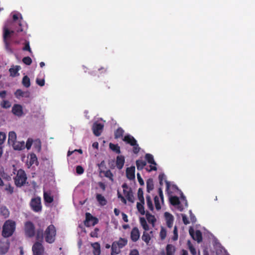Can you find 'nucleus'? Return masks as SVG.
<instances>
[{"instance_id": "nucleus-32", "label": "nucleus", "mask_w": 255, "mask_h": 255, "mask_svg": "<svg viewBox=\"0 0 255 255\" xmlns=\"http://www.w3.org/2000/svg\"><path fill=\"white\" fill-rule=\"evenodd\" d=\"M109 147L112 150H113L116 153H121L120 147V146H119L118 144H115L112 143H110L109 144Z\"/></svg>"}, {"instance_id": "nucleus-21", "label": "nucleus", "mask_w": 255, "mask_h": 255, "mask_svg": "<svg viewBox=\"0 0 255 255\" xmlns=\"http://www.w3.org/2000/svg\"><path fill=\"white\" fill-rule=\"evenodd\" d=\"M164 215H165V217L166 220L167 226L168 228H171L173 225V216L171 214H170L168 212H165L164 213Z\"/></svg>"}, {"instance_id": "nucleus-56", "label": "nucleus", "mask_w": 255, "mask_h": 255, "mask_svg": "<svg viewBox=\"0 0 255 255\" xmlns=\"http://www.w3.org/2000/svg\"><path fill=\"white\" fill-rule=\"evenodd\" d=\"M76 173L78 174H82L84 173V168L80 165H78L76 168Z\"/></svg>"}, {"instance_id": "nucleus-62", "label": "nucleus", "mask_w": 255, "mask_h": 255, "mask_svg": "<svg viewBox=\"0 0 255 255\" xmlns=\"http://www.w3.org/2000/svg\"><path fill=\"white\" fill-rule=\"evenodd\" d=\"M182 217L183 222L185 225H187L189 224V222L188 220V218H187L185 214H182Z\"/></svg>"}, {"instance_id": "nucleus-48", "label": "nucleus", "mask_w": 255, "mask_h": 255, "mask_svg": "<svg viewBox=\"0 0 255 255\" xmlns=\"http://www.w3.org/2000/svg\"><path fill=\"white\" fill-rule=\"evenodd\" d=\"M105 176L109 178L112 181H113V174L110 170H108L105 172Z\"/></svg>"}, {"instance_id": "nucleus-26", "label": "nucleus", "mask_w": 255, "mask_h": 255, "mask_svg": "<svg viewBox=\"0 0 255 255\" xmlns=\"http://www.w3.org/2000/svg\"><path fill=\"white\" fill-rule=\"evenodd\" d=\"M43 198L44 201L46 203H51L53 201V197L51 196L50 192H44Z\"/></svg>"}, {"instance_id": "nucleus-36", "label": "nucleus", "mask_w": 255, "mask_h": 255, "mask_svg": "<svg viewBox=\"0 0 255 255\" xmlns=\"http://www.w3.org/2000/svg\"><path fill=\"white\" fill-rule=\"evenodd\" d=\"M136 165L137 169L140 170L146 165V162L145 161L138 159L136 161Z\"/></svg>"}, {"instance_id": "nucleus-50", "label": "nucleus", "mask_w": 255, "mask_h": 255, "mask_svg": "<svg viewBox=\"0 0 255 255\" xmlns=\"http://www.w3.org/2000/svg\"><path fill=\"white\" fill-rule=\"evenodd\" d=\"M6 134L3 132H0V145L2 144L6 139Z\"/></svg>"}, {"instance_id": "nucleus-33", "label": "nucleus", "mask_w": 255, "mask_h": 255, "mask_svg": "<svg viewBox=\"0 0 255 255\" xmlns=\"http://www.w3.org/2000/svg\"><path fill=\"white\" fill-rule=\"evenodd\" d=\"M20 68L19 66H15V67L10 68L9 69L10 76L12 77H15L18 71L19 70Z\"/></svg>"}, {"instance_id": "nucleus-59", "label": "nucleus", "mask_w": 255, "mask_h": 255, "mask_svg": "<svg viewBox=\"0 0 255 255\" xmlns=\"http://www.w3.org/2000/svg\"><path fill=\"white\" fill-rule=\"evenodd\" d=\"M36 82L40 86H43L45 84V80L43 79H37Z\"/></svg>"}, {"instance_id": "nucleus-49", "label": "nucleus", "mask_w": 255, "mask_h": 255, "mask_svg": "<svg viewBox=\"0 0 255 255\" xmlns=\"http://www.w3.org/2000/svg\"><path fill=\"white\" fill-rule=\"evenodd\" d=\"M22 62L27 65H30L32 63V60L30 57H25L22 59Z\"/></svg>"}, {"instance_id": "nucleus-12", "label": "nucleus", "mask_w": 255, "mask_h": 255, "mask_svg": "<svg viewBox=\"0 0 255 255\" xmlns=\"http://www.w3.org/2000/svg\"><path fill=\"white\" fill-rule=\"evenodd\" d=\"M14 33V31H10L7 28H4L3 29V41L6 49H8L9 46V44L7 40V39L10 37V35Z\"/></svg>"}, {"instance_id": "nucleus-53", "label": "nucleus", "mask_w": 255, "mask_h": 255, "mask_svg": "<svg viewBox=\"0 0 255 255\" xmlns=\"http://www.w3.org/2000/svg\"><path fill=\"white\" fill-rule=\"evenodd\" d=\"M99 231V229L98 228H95L94 231L91 232L90 236L93 238H97L98 236Z\"/></svg>"}, {"instance_id": "nucleus-23", "label": "nucleus", "mask_w": 255, "mask_h": 255, "mask_svg": "<svg viewBox=\"0 0 255 255\" xmlns=\"http://www.w3.org/2000/svg\"><path fill=\"white\" fill-rule=\"evenodd\" d=\"M96 199L101 206H104L107 203V201L105 198L100 194H97Z\"/></svg>"}, {"instance_id": "nucleus-11", "label": "nucleus", "mask_w": 255, "mask_h": 255, "mask_svg": "<svg viewBox=\"0 0 255 255\" xmlns=\"http://www.w3.org/2000/svg\"><path fill=\"white\" fill-rule=\"evenodd\" d=\"M11 112L17 117H21L23 115L22 106L20 104H14L12 108Z\"/></svg>"}, {"instance_id": "nucleus-25", "label": "nucleus", "mask_w": 255, "mask_h": 255, "mask_svg": "<svg viewBox=\"0 0 255 255\" xmlns=\"http://www.w3.org/2000/svg\"><path fill=\"white\" fill-rule=\"evenodd\" d=\"M176 249L171 244H168L166 247V255H174Z\"/></svg>"}, {"instance_id": "nucleus-61", "label": "nucleus", "mask_w": 255, "mask_h": 255, "mask_svg": "<svg viewBox=\"0 0 255 255\" xmlns=\"http://www.w3.org/2000/svg\"><path fill=\"white\" fill-rule=\"evenodd\" d=\"M179 191H180V198H181V201L185 202V204L186 206H187V201L186 199L185 196L184 195L183 193H182V192L181 190H180Z\"/></svg>"}, {"instance_id": "nucleus-22", "label": "nucleus", "mask_w": 255, "mask_h": 255, "mask_svg": "<svg viewBox=\"0 0 255 255\" xmlns=\"http://www.w3.org/2000/svg\"><path fill=\"white\" fill-rule=\"evenodd\" d=\"M13 148L16 150H21L24 148L25 143L23 141H15L14 144L12 145Z\"/></svg>"}, {"instance_id": "nucleus-51", "label": "nucleus", "mask_w": 255, "mask_h": 255, "mask_svg": "<svg viewBox=\"0 0 255 255\" xmlns=\"http://www.w3.org/2000/svg\"><path fill=\"white\" fill-rule=\"evenodd\" d=\"M178 237V236L177 228L176 226H175L174 227V230H173V236L172 238V239L173 241H175L177 240Z\"/></svg>"}, {"instance_id": "nucleus-3", "label": "nucleus", "mask_w": 255, "mask_h": 255, "mask_svg": "<svg viewBox=\"0 0 255 255\" xmlns=\"http://www.w3.org/2000/svg\"><path fill=\"white\" fill-rule=\"evenodd\" d=\"M56 234V230L54 226L49 225L44 232L45 241L49 244L53 243L55 241Z\"/></svg>"}, {"instance_id": "nucleus-9", "label": "nucleus", "mask_w": 255, "mask_h": 255, "mask_svg": "<svg viewBox=\"0 0 255 255\" xmlns=\"http://www.w3.org/2000/svg\"><path fill=\"white\" fill-rule=\"evenodd\" d=\"M33 255H42L44 252V247L41 243L36 242L32 246Z\"/></svg>"}, {"instance_id": "nucleus-57", "label": "nucleus", "mask_w": 255, "mask_h": 255, "mask_svg": "<svg viewBox=\"0 0 255 255\" xmlns=\"http://www.w3.org/2000/svg\"><path fill=\"white\" fill-rule=\"evenodd\" d=\"M33 143V140L31 138H28L26 141L25 146L27 149H29Z\"/></svg>"}, {"instance_id": "nucleus-10", "label": "nucleus", "mask_w": 255, "mask_h": 255, "mask_svg": "<svg viewBox=\"0 0 255 255\" xmlns=\"http://www.w3.org/2000/svg\"><path fill=\"white\" fill-rule=\"evenodd\" d=\"M104 127V124L102 123H94L92 127V130L94 135L96 136H100L103 130Z\"/></svg>"}, {"instance_id": "nucleus-39", "label": "nucleus", "mask_w": 255, "mask_h": 255, "mask_svg": "<svg viewBox=\"0 0 255 255\" xmlns=\"http://www.w3.org/2000/svg\"><path fill=\"white\" fill-rule=\"evenodd\" d=\"M43 239V231L41 229L37 230L36 234V239L38 241L42 242Z\"/></svg>"}, {"instance_id": "nucleus-37", "label": "nucleus", "mask_w": 255, "mask_h": 255, "mask_svg": "<svg viewBox=\"0 0 255 255\" xmlns=\"http://www.w3.org/2000/svg\"><path fill=\"white\" fill-rule=\"evenodd\" d=\"M141 226L145 231H147L149 230V226L148 225L145 219L143 217L140 218L139 219Z\"/></svg>"}, {"instance_id": "nucleus-5", "label": "nucleus", "mask_w": 255, "mask_h": 255, "mask_svg": "<svg viewBox=\"0 0 255 255\" xmlns=\"http://www.w3.org/2000/svg\"><path fill=\"white\" fill-rule=\"evenodd\" d=\"M31 209L35 212H39L42 210L41 198L39 197L31 199L30 202Z\"/></svg>"}, {"instance_id": "nucleus-40", "label": "nucleus", "mask_w": 255, "mask_h": 255, "mask_svg": "<svg viewBox=\"0 0 255 255\" xmlns=\"http://www.w3.org/2000/svg\"><path fill=\"white\" fill-rule=\"evenodd\" d=\"M141 239L147 245H148L151 240V237L148 233L146 232V231H144L143 233Z\"/></svg>"}, {"instance_id": "nucleus-28", "label": "nucleus", "mask_w": 255, "mask_h": 255, "mask_svg": "<svg viewBox=\"0 0 255 255\" xmlns=\"http://www.w3.org/2000/svg\"><path fill=\"white\" fill-rule=\"evenodd\" d=\"M120 253V249L119 248L118 245L114 242L111 246V255H117Z\"/></svg>"}, {"instance_id": "nucleus-20", "label": "nucleus", "mask_w": 255, "mask_h": 255, "mask_svg": "<svg viewBox=\"0 0 255 255\" xmlns=\"http://www.w3.org/2000/svg\"><path fill=\"white\" fill-rule=\"evenodd\" d=\"M14 95L17 98H19L20 97L28 98L30 96V93L28 91L23 92L20 89H17L15 91Z\"/></svg>"}, {"instance_id": "nucleus-54", "label": "nucleus", "mask_w": 255, "mask_h": 255, "mask_svg": "<svg viewBox=\"0 0 255 255\" xmlns=\"http://www.w3.org/2000/svg\"><path fill=\"white\" fill-rule=\"evenodd\" d=\"M188 245H189V249L190 250V252L191 253V254L192 255H196V249H195V248L191 244V243H190V242H189L188 243Z\"/></svg>"}, {"instance_id": "nucleus-58", "label": "nucleus", "mask_w": 255, "mask_h": 255, "mask_svg": "<svg viewBox=\"0 0 255 255\" xmlns=\"http://www.w3.org/2000/svg\"><path fill=\"white\" fill-rule=\"evenodd\" d=\"M146 170L148 172H151L152 171H156L157 170V167H156V165H153V164H151L149 166V168H146Z\"/></svg>"}, {"instance_id": "nucleus-42", "label": "nucleus", "mask_w": 255, "mask_h": 255, "mask_svg": "<svg viewBox=\"0 0 255 255\" xmlns=\"http://www.w3.org/2000/svg\"><path fill=\"white\" fill-rule=\"evenodd\" d=\"M22 83L26 88H28L30 86V79L27 76H24L23 77Z\"/></svg>"}, {"instance_id": "nucleus-6", "label": "nucleus", "mask_w": 255, "mask_h": 255, "mask_svg": "<svg viewBox=\"0 0 255 255\" xmlns=\"http://www.w3.org/2000/svg\"><path fill=\"white\" fill-rule=\"evenodd\" d=\"M24 231L26 236L29 238L33 237L35 235V227L32 222L27 221L25 223Z\"/></svg>"}, {"instance_id": "nucleus-27", "label": "nucleus", "mask_w": 255, "mask_h": 255, "mask_svg": "<svg viewBox=\"0 0 255 255\" xmlns=\"http://www.w3.org/2000/svg\"><path fill=\"white\" fill-rule=\"evenodd\" d=\"M154 188L153 180L152 178H149L146 181V191L150 193Z\"/></svg>"}, {"instance_id": "nucleus-55", "label": "nucleus", "mask_w": 255, "mask_h": 255, "mask_svg": "<svg viewBox=\"0 0 255 255\" xmlns=\"http://www.w3.org/2000/svg\"><path fill=\"white\" fill-rule=\"evenodd\" d=\"M22 50L23 51H28L30 53L32 52L31 48H30V46H29V43L28 41H26L25 42L24 46L22 48Z\"/></svg>"}, {"instance_id": "nucleus-45", "label": "nucleus", "mask_w": 255, "mask_h": 255, "mask_svg": "<svg viewBox=\"0 0 255 255\" xmlns=\"http://www.w3.org/2000/svg\"><path fill=\"white\" fill-rule=\"evenodd\" d=\"M0 214L5 218L8 217L9 213L8 210L4 207L0 208Z\"/></svg>"}, {"instance_id": "nucleus-38", "label": "nucleus", "mask_w": 255, "mask_h": 255, "mask_svg": "<svg viewBox=\"0 0 255 255\" xmlns=\"http://www.w3.org/2000/svg\"><path fill=\"white\" fill-rule=\"evenodd\" d=\"M144 201H143V203L141 202H137L136 204L137 209L138 212L142 215H144L145 213L144 211Z\"/></svg>"}, {"instance_id": "nucleus-14", "label": "nucleus", "mask_w": 255, "mask_h": 255, "mask_svg": "<svg viewBox=\"0 0 255 255\" xmlns=\"http://www.w3.org/2000/svg\"><path fill=\"white\" fill-rule=\"evenodd\" d=\"M140 237V233L137 227L132 228L130 232V239L132 241L135 242L139 239Z\"/></svg>"}, {"instance_id": "nucleus-16", "label": "nucleus", "mask_w": 255, "mask_h": 255, "mask_svg": "<svg viewBox=\"0 0 255 255\" xmlns=\"http://www.w3.org/2000/svg\"><path fill=\"white\" fill-rule=\"evenodd\" d=\"M9 244L8 242H0V254L4 255L8 251Z\"/></svg>"}, {"instance_id": "nucleus-15", "label": "nucleus", "mask_w": 255, "mask_h": 255, "mask_svg": "<svg viewBox=\"0 0 255 255\" xmlns=\"http://www.w3.org/2000/svg\"><path fill=\"white\" fill-rule=\"evenodd\" d=\"M190 235L191 236L192 238L197 241L198 243H200L202 241V233L199 230H197L195 234H194L193 231L191 230H189Z\"/></svg>"}, {"instance_id": "nucleus-63", "label": "nucleus", "mask_w": 255, "mask_h": 255, "mask_svg": "<svg viewBox=\"0 0 255 255\" xmlns=\"http://www.w3.org/2000/svg\"><path fill=\"white\" fill-rule=\"evenodd\" d=\"M158 194H159V196L162 201V202H163V194L162 192V190L161 187H159L158 188Z\"/></svg>"}, {"instance_id": "nucleus-46", "label": "nucleus", "mask_w": 255, "mask_h": 255, "mask_svg": "<svg viewBox=\"0 0 255 255\" xmlns=\"http://www.w3.org/2000/svg\"><path fill=\"white\" fill-rule=\"evenodd\" d=\"M154 204L155 208L157 210L161 209V206L160 205L159 199L157 196H155L154 198Z\"/></svg>"}, {"instance_id": "nucleus-8", "label": "nucleus", "mask_w": 255, "mask_h": 255, "mask_svg": "<svg viewBox=\"0 0 255 255\" xmlns=\"http://www.w3.org/2000/svg\"><path fill=\"white\" fill-rule=\"evenodd\" d=\"M86 219L84 221V225L86 227H90L91 226H95L98 223V219L93 216L90 213H86Z\"/></svg>"}, {"instance_id": "nucleus-60", "label": "nucleus", "mask_w": 255, "mask_h": 255, "mask_svg": "<svg viewBox=\"0 0 255 255\" xmlns=\"http://www.w3.org/2000/svg\"><path fill=\"white\" fill-rule=\"evenodd\" d=\"M137 178L139 184L141 186H143L144 184V182L139 173L137 174Z\"/></svg>"}, {"instance_id": "nucleus-13", "label": "nucleus", "mask_w": 255, "mask_h": 255, "mask_svg": "<svg viewBox=\"0 0 255 255\" xmlns=\"http://www.w3.org/2000/svg\"><path fill=\"white\" fill-rule=\"evenodd\" d=\"M126 176L130 180L135 179V167L131 166L130 167H128L126 169Z\"/></svg>"}, {"instance_id": "nucleus-18", "label": "nucleus", "mask_w": 255, "mask_h": 255, "mask_svg": "<svg viewBox=\"0 0 255 255\" xmlns=\"http://www.w3.org/2000/svg\"><path fill=\"white\" fill-rule=\"evenodd\" d=\"M34 164H35L36 165H38L37 158L35 154L31 153L30 154L29 160L27 163L28 168H30L32 165Z\"/></svg>"}, {"instance_id": "nucleus-41", "label": "nucleus", "mask_w": 255, "mask_h": 255, "mask_svg": "<svg viewBox=\"0 0 255 255\" xmlns=\"http://www.w3.org/2000/svg\"><path fill=\"white\" fill-rule=\"evenodd\" d=\"M146 203H147V206L148 208L150 210L153 211L154 209V207H153L152 201L151 200L150 195H147L146 196Z\"/></svg>"}, {"instance_id": "nucleus-1", "label": "nucleus", "mask_w": 255, "mask_h": 255, "mask_svg": "<svg viewBox=\"0 0 255 255\" xmlns=\"http://www.w3.org/2000/svg\"><path fill=\"white\" fill-rule=\"evenodd\" d=\"M15 229V222L12 220L6 221L2 228V235L5 238L12 236Z\"/></svg>"}, {"instance_id": "nucleus-43", "label": "nucleus", "mask_w": 255, "mask_h": 255, "mask_svg": "<svg viewBox=\"0 0 255 255\" xmlns=\"http://www.w3.org/2000/svg\"><path fill=\"white\" fill-rule=\"evenodd\" d=\"M137 197L138 200L140 202L143 203V201H144V197H143V192L142 189L139 188L137 191Z\"/></svg>"}, {"instance_id": "nucleus-64", "label": "nucleus", "mask_w": 255, "mask_h": 255, "mask_svg": "<svg viewBox=\"0 0 255 255\" xmlns=\"http://www.w3.org/2000/svg\"><path fill=\"white\" fill-rule=\"evenodd\" d=\"M129 255H139V254L137 250L133 249L130 251Z\"/></svg>"}, {"instance_id": "nucleus-31", "label": "nucleus", "mask_w": 255, "mask_h": 255, "mask_svg": "<svg viewBox=\"0 0 255 255\" xmlns=\"http://www.w3.org/2000/svg\"><path fill=\"white\" fill-rule=\"evenodd\" d=\"M145 158L147 162L150 164L156 165L157 164L154 160L153 156L150 153H146L145 155Z\"/></svg>"}, {"instance_id": "nucleus-24", "label": "nucleus", "mask_w": 255, "mask_h": 255, "mask_svg": "<svg viewBox=\"0 0 255 255\" xmlns=\"http://www.w3.org/2000/svg\"><path fill=\"white\" fill-rule=\"evenodd\" d=\"M92 247L93 248L94 255H100L101 254L100 245L97 242L94 243L92 244Z\"/></svg>"}, {"instance_id": "nucleus-35", "label": "nucleus", "mask_w": 255, "mask_h": 255, "mask_svg": "<svg viewBox=\"0 0 255 255\" xmlns=\"http://www.w3.org/2000/svg\"><path fill=\"white\" fill-rule=\"evenodd\" d=\"M146 219L149 223H151L153 226L156 222V219L155 217L150 214L148 212H147L145 214Z\"/></svg>"}, {"instance_id": "nucleus-29", "label": "nucleus", "mask_w": 255, "mask_h": 255, "mask_svg": "<svg viewBox=\"0 0 255 255\" xmlns=\"http://www.w3.org/2000/svg\"><path fill=\"white\" fill-rule=\"evenodd\" d=\"M119 249H122L127 245L128 240L125 238H120L118 242H115Z\"/></svg>"}, {"instance_id": "nucleus-44", "label": "nucleus", "mask_w": 255, "mask_h": 255, "mask_svg": "<svg viewBox=\"0 0 255 255\" xmlns=\"http://www.w3.org/2000/svg\"><path fill=\"white\" fill-rule=\"evenodd\" d=\"M11 106V103L7 100H3L0 103V106L3 109H8Z\"/></svg>"}, {"instance_id": "nucleus-30", "label": "nucleus", "mask_w": 255, "mask_h": 255, "mask_svg": "<svg viewBox=\"0 0 255 255\" xmlns=\"http://www.w3.org/2000/svg\"><path fill=\"white\" fill-rule=\"evenodd\" d=\"M124 133V130L122 128H118V129L115 131L114 133L115 138L118 139L123 138Z\"/></svg>"}, {"instance_id": "nucleus-2", "label": "nucleus", "mask_w": 255, "mask_h": 255, "mask_svg": "<svg viewBox=\"0 0 255 255\" xmlns=\"http://www.w3.org/2000/svg\"><path fill=\"white\" fill-rule=\"evenodd\" d=\"M123 140L127 144H129L133 147L132 151L134 154H137L140 149L137 140L130 134H126L123 138Z\"/></svg>"}, {"instance_id": "nucleus-4", "label": "nucleus", "mask_w": 255, "mask_h": 255, "mask_svg": "<svg viewBox=\"0 0 255 255\" xmlns=\"http://www.w3.org/2000/svg\"><path fill=\"white\" fill-rule=\"evenodd\" d=\"M15 185L17 187H21L25 184L27 176L25 171L20 169L16 173V176L13 178Z\"/></svg>"}, {"instance_id": "nucleus-7", "label": "nucleus", "mask_w": 255, "mask_h": 255, "mask_svg": "<svg viewBox=\"0 0 255 255\" xmlns=\"http://www.w3.org/2000/svg\"><path fill=\"white\" fill-rule=\"evenodd\" d=\"M122 186L123 188L124 194L127 199L129 202L133 203L134 202L133 196L131 188H129L126 183H124Z\"/></svg>"}, {"instance_id": "nucleus-47", "label": "nucleus", "mask_w": 255, "mask_h": 255, "mask_svg": "<svg viewBox=\"0 0 255 255\" xmlns=\"http://www.w3.org/2000/svg\"><path fill=\"white\" fill-rule=\"evenodd\" d=\"M5 190L9 194H12L14 192V188L9 184L6 185Z\"/></svg>"}, {"instance_id": "nucleus-19", "label": "nucleus", "mask_w": 255, "mask_h": 255, "mask_svg": "<svg viewBox=\"0 0 255 255\" xmlns=\"http://www.w3.org/2000/svg\"><path fill=\"white\" fill-rule=\"evenodd\" d=\"M16 134L14 131H10L8 133V144L10 145L14 144V142L16 141Z\"/></svg>"}, {"instance_id": "nucleus-17", "label": "nucleus", "mask_w": 255, "mask_h": 255, "mask_svg": "<svg viewBox=\"0 0 255 255\" xmlns=\"http://www.w3.org/2000/svg\"><path fill=\"white\" fill-rule=\"evenodd\" d=\"M125 162V158L123 155H118L116 158V166L119 169H122Z\"/></svg>"}, {"instance_id": "nucleus-34", "label": "nucleus", "mask_w": 255, "mask_h": 255, "mask_svg": "<svg viewBox=\"0 0 255 255\" xmlns=\"http://www.w3.org/2000/svg\"><path fill=\"white\" fill-rule=\"evenodd\" d=\"M169 200L171 204L173 206L179 205L180 203L179 198L176 196H171Z\"/></svg>"}, {"instance_id": "nucleus-52", "label": "nucleus", "mask_w": 255, "mask_h": 255, "mask_svg": "<svg viewBox=\"0 0 255 255\" xmlns=\"http://www.w3.org/2000/svg\"><path fill=\"white\" fill-rule=\"evenodd\" d=\"M166 236V231L163 228H162L160 232V237L162 240L165 239Z\"/></svg>"}]
</instances>
